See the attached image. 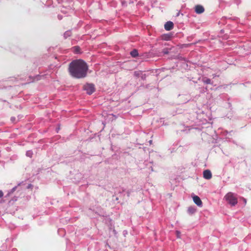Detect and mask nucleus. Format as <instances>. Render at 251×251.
<instances>
[{"instance_id":"1a4fd4ad","label":"nucleus","mask_w":251,"mask_h":251,"mask_svg":"<svg viewBox=\"0 0 251 251\" xmlns=\"http://www.w3.org/2000/svg\"><path fill=\"white\" fill-rule=\"evenodd\" d=\"M202 81L205 84H210L211 80L207 77H203L202 78Z\"/></svg>"},{"instance_id":"7ed1b4c3","label":"nucleus","mask_w":251,"mask_h":251,"mask_svg":"<svg viewBox=\"0 0 251 251\" xmlns=\"http://www.w3.org/2000/svg\"><path fill=\"white\" fill-rule=\"evenodd\" d=\"M84 89L89 95L92 94L95 91V87L92 84H87L84 85Z\"/></svg>"},{"instance_id":"39448f33","label":"nucleus","mask_w":251,"mask_h":251,"mask_svg":"<svg viewBox=\"0 0 251 251\" xmlns=\"http://www.w3.org/2000/svg\"><path fill=\"white\" fill-rule=\"evenodd\" d=\"M203 177L206 179H210L212 177V174L210 170H206L203 172Z\"/></svg>"},{"instance_id":"f8f14e48","label":"nucleus","mask_w":251,"mask_h":251,"mask_svg":"<svg viewBox=\"0 0 251 251\" xmlns=\"http://www.w3.org/2000/svg\"><path fill=\"white\" fill-rule=\"evenodd\" d=\"M3 196V193L2 191L0 190V198H2Z\"/></svg>"},{"instance_id":"f03ea898","label":"nucleus","mask_w":251,"mask_h":251,"mask_svg":"<svg viewBox=\"0 0 251 251\" xmlns=\"http://www.w3.org/2000/svg\"><path fill=\"white\" fill-rule=\"evenodd\" d=\"M226 201L232 206L237 203V199L233 193L229 192L225 197Z\"/></svg>"},{"instance_id":"9d476101","label":"nucleus","mask_w":251,"mask_h":251,"mask_svg":"<svg viewBox=\"0 0 251 251\" xmlns=\"http://www.w3.org/2000/svg\"><path fill=\"white\" fill-rule=\"evenodd\" d=\"M26 156L31 157L32 155V152L30 151H28L26 152Z\"/></svg>"},{"instance_id":"6e6552de","label":"nucleus","mask_w":251,"mask_h":251,"mask_svg":"<svg viewBox=\"0 0 251 251\" xmlns=\"http://www.w3.org/2000/svg\"><path fill=\"white\" fill-rule=\"evenodd\" d=\"M130 54L132 57H135L138 55V53L136 50H133L130 52Z\"/></svg>"},{"instance_id":"0eeeda50","label":"nucleus","mask_w":251,"mask_h":251,"mask_svg":"<svg viewBox=\"0 0 251 251\" xmlns=\"http://www.w3.org/2000/svg\"><path fill=\"white\" fill-rule=\"evenodd\" d=\"M174 27V24L172 22L168 21L164 25V28L166 30L169 31Z\"/></svg>"},{"instance_id":"20e7f679","label":"nucleus","mask_w":251,"mask_h":251,"mask_svg":"<svg viewBox=\"0 0 251 251\" xmlns=\"http://www.w3.org/2000/svg\"><path fill=\"white\" fill-rule=\"evenodd\" d=\"M195 11L197 14H201L204 11V7L201 5H197L195 7Z\"/></svg>"},{"instance_id":"f257e3e1","label":"nucleus","mask_w":251,"mask_h":251,"mask_svg":"<svg viewBox=\"0 0 251 251\" xmlns=\"http://www.w3.org/2000/svg\"><path fill=\"white\" fill-rule=\"evenodd\" d=\"M68 70L72 77L82 78L87 76L88 66L82 60H76L70 63Z\"/></svg>"},{"instance_id":"423d86ee","label":"nucleus","mask_w":251,"mask_h":251,"mask_svg":"<svg viewBox=\"0 0 251 251\" xmlns=\"http://www.w3.org/2000/svg\"><path fill=\"white\" fill-rule=\"evenodd\" d=\"M193 200L194 202L196 204H197L198 206L201 207L202 204V202L201 200V199L197 196H195L193 197Z\"/></svg>"},{"instance_id":"4468645a","label":"nucleus","mask_w":251,"mask_h":251,"mask_svg":"<svg viewBox=\"0 0 251 251\" xmlns=\"http://www.w3.org/2000/svg\"><path fill=\"white\" fill-rule=\"evenodd\" d=\"M176 232H177V237H179V234L180 233H179L178 231H176Z\"/></svg>"},{"instance_id":"9b49d317","label":"nucleus","mask_w":251,"mask_h":251,"mask_svg":"<svg viewBox=\"0 0 251 251\" xmlns=\"http://www.w3.org/2000/svg\"><path fill=\"white\" fill-rule=\"evenodd\" d=\"M188 211L189 212V213L192 214L195 212V209L193 208L189 207L188 208Z\"/></svg>"},{"instance_id":"ddd939ff","label":"nucleus","mask_w":251,"mask_h":251,"mask_svg":"<svg viewBox=\"0 0 251 251\" xmlns=\"http://www.w3.org/2000/svg\"><path fill=\"white\" fill-rule=\"evenodd\" d=\"M243 201H244V202H245V203H246V202H247L246 200L244 198H243Z\"/></svg>"}]
</instances>
